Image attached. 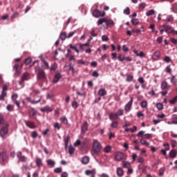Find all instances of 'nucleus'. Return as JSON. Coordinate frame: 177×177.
Here are the masks:
<instances>
[{
  "mask_svg": "<svg viewBox=\"0 0 177 177\" xmlns=\"http://www.w3.org/2000/svg\"><path fill=\"white\" fill-rule=\"evenodd\" d=\"M102 151V144L97 140H93L91 153L92 156H99Z\"/></svg>",
  "mask_w": 177,
  "mask_h": 177,
  "instance_id": "nucleus-1",
  "label": "nucleus"
},
{
  "mask_svg": "<svg viewBox=\"0 0 177 177\" xmlns=\"http://www.w3.org/2000/svg\"><path fill=\"white\" fill-rule=\"evenodd\" d=\"M9 160V156H8V152L6 150H3L0 152V164L1 165H5L6 162Z\"/></svg>",
  "mask_w": 177,
  "mask_h": 177,
  "instance_id": "nucleus-2",
  "label": "nucleus"
},
{
  "mask_svg": "<svg viewBox=\"0 0 177 177\" xmlns=\"http://www.w3.org/2000/svg\"><path fill=\"white\" fill-rule=\"evenodd\" d=\"M28 80H30V73L26 72L22 75L21 81L19 82V85H21V88L24 86V81H28Z\"/></svg>",
  "mask_w": 177,
  "mask_h": 177,
  "instance_id": "nucleus-3",
  "label": "nucleus"
},
{
  "mask_svg": "<svg viewBox=\"0 0 177 177\" xmlns=\"http://www.w3.org/2000/svg\"><path fill=\"white\" fill-rule=\"evenodd\" d=\"M122 160H127V155L122 152H118L115 156V160L122 161Z\"/></svg>",
  "mask_w": 177,
  "mask_h": 177,
  "instance_id": "nucleus-4",
  "label": "nucleus"
},
{
  "mask_svg": "<svg viewBox=\"0 0 177 177\" xmlns=\"http://www.w3.org/2000/svg\"><path fill=\"white\" fill-rule=\"evenodd\" d=\"M9 127V124L8 123L5 124V127H3L1 131H0V136H1V138H5V136H6L8 134V128Z\"/></svg>",
  "mask_w": 177,
  "mask_h": 177,
  "instance_id": "nucleus-5",
  "label": "nucleus"
},
{
  "mask_svg": "<svg viewBox=\"0 0 177 177\" xmlns=\"http://www.w3.org/2000/svg\"><path fill=\"white\" fill-rule=\"evenodd\" d=\"M93 16L96 18H99L100 17H104V16H106V12H103V14H102V12H100V10H95L93 12Z\"/></svg>",
  "mask_w": 177,
  "mask_h": 177,
  "instance_id": "nucleus-6",
  "label": "nucleus"
},
{
  "mask_svg": "<svg viewBox=\"0 0 177 177\" xmlns=\"http://www.w3.org/2000/svg\"><path fill=\"white\" fill-rule=\"evenodd\" d=\"M163 30H165V32L167 34H172V32L174 31V28L171 26H169L168 25H163L162 26Z\"/></svg>",
  "mask_w": 177,
  "mask_h": 177,
  "instance_id": "nucleus-7",
  "label": "nucleus"
},
{
  "mask_svg": "<svg viewBox=\"0 0 177 177\" xmlns=\"http://www.w3.org/2000/svg\"><path fill=\"white\" fill-rule=\"evenodd\" d=\"M132 103H133V97H131L130 101L125 106V111H131V109H132Z\"/></svg>",
  "mask_w": 177,
  "mask_h": 177,
  "instance_id": "nucleus-8",
  "label": "nucleus"
},
{
  "mask_svg": "<svg viewBox=\"0 0 177 177\" xmlns=\"http://www.w3.org/2000/svg\"><path fill=\"white\" fill-rule=\"evenodd\" d=\"M24 122L28 128H30V129H34V128H35V123H34V122L30 120H24Z\"/></svg>",
  "mask_w": 177,
  "mask_h": 177,
  "instance_id": "nucleus-9",
  "label": "nucleus"
},
{
  "mask_svg": "<svg viewBox=\"0 0 177 177\" xmlns=\"http://www.w3.org/2000/svg\"><path fill=\"white\" fill-rule=\"evenodd\" d=\"M17 157L19 158V161H21V162H26V160H27V158H26V156H23V154L21 153V151H18L17 153Z\"/></svg>",
  "mask_w": 177,
  "mask_h": 177,
  "instance_id": "nucleus-10",
  "label": "nucleus"
},
{
  "mask_svg": "<svg viewBox=\"0 0 177 177\" xmlns=\"http://www.w3.org/2000/svg\"><path fill=\"white\" fill-rule=\"evenodd\" d=\"M85 174L87 176L91 175V177H96V170L95 169L91 170L87 169L85 171Z\"/></svg>",
  "mask_w": 177,
  "mask_h": 177,
  "instance_id": "nucleus-11",
  "label": "nucleus"
},
{
  "mask_svg": "<svg viewBox=\"0 0 177 177\" xmlns=\"http://www.w3.org/2000/svg\"><path fill=\"white\" fill-rule=\"evenodd\" d=\"M28 115L29 118H32L35 117V115H37V111L34 108L29 109Z\"/></svg>",
  "mask_w": 177,
  "mask_h": 177,
  "instance_id": "nucleus-12",
  "label": "nucleus"
},
{
  "mask_svg": "<svg viewBox=\"0 0 177 177\" xmlns=\"http://www.w3.org/2000/svg\"><path fill=\"white\" fill-rule=\"evenodd\" d=\"M160 56H161V53L160 50H156L153 53L152 59L153 60H158V59H160Z\"/></svg>",
  "mask_w": 177,
  "mask_h": 177,
  "instance_id": "nucleus-13",
  "label": "nucleus"
},
{
  "mask_svg": "<svg viewBox=\"0 0 177 177\" xmlns=\"http://www.w3.org/2000/svg\"><path fill=\"white\" fill-rule=\"evenodd\" d=\"M38 80H45L46 78V74H45V71H40L37 75Z\"/></svg>",
  "mask_w": 177,
  "mask_h": 177,
  "instance_id": "nucleus-14",
  "label": "nucleus"
},
{
  "mask_svg": "<svg viewBox=\"0 0 177 177\" xmlns=\"http://www.w3.org/2000/svg\"><path fill=\"white\" fill-rule=\"evenodd\" d=\"M62 78V74L60 73H57L55 75L53 82L54 84H56L57 82H59L60 81V79Z\"/></svg>",
  "mask_w": 177,
  "mask_h": 177,
  "instance_id": "nucleus-15",
  "label": "nucleus"
},
{
  "mask_svg": "<svg viewBox=\"0 0 177 177\" xmlns=\"http://www.w3.org/2000/svg\"><path fill=\"white\" fill-rule=\"evenodd\" d=\"M119 117L118 115H117L116 113L112 112L109 113V120L113 121V120H118Z\"/></svg>",
  "mask_w": 177,
  "mask_h": 177,
  "instance_id": "nucleus-16",
  "label": "nucleus"
},
{
  "mask_svg": "<svg viewBox=\"0 0 177 177\" xmlns=\"http://www.w3.org/2000/svg\"><path fill=\"white\" fill-rule=\"evenodd\" d=\"M41 111L46 112V113H52L53 111V109L50 108L49 106H46L44 108L41 109Z\"/></svg>",
  "mask_w": 177,
  "mask_h": 177,
  "instance_id": "nucleus-17",
  "label": "nucleus"
},
{
  "mask_svg": "<svg viewBox=\"0 0 177 177\" xmlns=\"http://www.w3.org/2000/svg\"><path fill=\"white\" fill-rule=\"evenodd\" d=\"M26 99H27V101L30 102V103H31L32 104H37V103H39V102H41V97H39V98L37 101L32 100L31 97H27Z\"/></svg>",
  "mask_w": 177,
  "mask_h": 177,
  "instance_id": "nucleus-18",
  "label": "nucleus"
},
{
  "mask_svg": "<svg viewBox=\"0 0 177 177\" xmlns=\"http://www.w3.org/2000/svg\"><path fill=\"white\" fill-rule=\"evenodd\" d=\"M122 165L123 168H127V169L129 168H131V162H129L128 161H122Z\"/></svg>",
  "mask_w": 177,
  "mask_h": 177,
  "instance_id": "nucleus-19",
  "label": "nucleus"
},
{
  "mask_svg": "<svg viewBox=\"0 0 177 177\" xmlns=\"http://www.w3.org/2000/svg\"><path fill=\"white\" fill-rule=\"evenodd\" d=\"M86 131H88V122H85L82 127V133H86Z\"/></svg>",
  "mask_w": 177,
  "mask_h": 177,
  "instance_id": "nucleus-20",
  "label": "nucleus"
},
{
  "mask_svg": "<svg viewBox=\"0 0 177 177\" xmlns=\"http://www.w3.org/2000/svg\"><path fill=\"white\" fill-rule=\"evenodd\" d=\"M47 165L48 167H50L51 168H53L55 167V165L56 162L53 160L48 159L46 160Z\"/></svg>",
  "mask_w": 177,
  "mask_h": 177,
  "instance_id": "nucleus-21",
  "label": "nucleus"
},
{
  "mask_svg": "<svg viewBox=\"0 0 177 177\" xmlns=\"http://www.w3.org/2000/svg\"><path fill=\"white\" fill-rule=\"evenodd\" d=\"M116 174L118 176H123L124 175V170L121 167H118L116 170Z\"/></svg>",
  "mask_w": 177,
  "mask_h": 177,
  "instance_id": "nucleus-22",
  "label": "nucleus"
},
{
  "mask_svg": "<svg viewBox=\"0 0 177 177\" xmlns=\"http://www.w3.org/2000/svg\"><path fill=\"white\" fill-rule=\"evenodd\" d=\"M174 18L172 15H167L165 19H163V21H167L168 23H171V21H174Z\"/></svg>",
  "mask_w": 177,
  "mask_h": 177,
  "instance_id": "nucleus-23",
  "label": "nucleus"
},
{
  "mask_svg": "<svg viewBox=\"0 0 177 177\" xmlns=\"http://www.w3.org/2000/svg\"><path fill=\"white\" fill-rule=\"evenodd\" d=\"M82 163L84 165H86V164H89V158L88 156L83 157L82 160Z\"/></svg>",
  "mask_w": 177,
  "mask_h": 177,
  "instance_id": "nucleus-24",
  "label": "nucleus"
},
{
  "mask_svg": "<svg viewBox=\"0 0 177 177\" xmlns=\"http://www.w3.org/2000/svg\"><path fill=\"white\" fill-rule=\"evenodd\" d=\"M5 97H6V91L3 90L1 92V95H0V100H5Z\"/></svg>",
  "mask_w": 177,
  "mask_h": 177,
  "instance_id": "nucleus-25",
  "label": "nucleus"
},
{
  "mask_svg": "<svg viewBox=\"0 0 177 177\" xmlns=\"http://www.w3.org/2000/svg\"><path fill=\"white\" fill-rule=\"evenodd\" d=\"M169 157H171V158H175V157H176V150H171L169 153Z\"/></svg>",
  "mask_w": 177,
  "mask_h": 177,
  "instance_id": "nucleus-26",
  "label": "nucleus"
},
{
  "mask_svg": "<svg viewBox=\"0 0 177 177\" xmlns=\"http://www.w3.org/2000/svg\"><path fill=\"white\" fill-rule=\"evenodd\" d=\"M98 95H100V96H105V95H107V91H106L104 89H100L98 91Z\"/></svg>",
  "mask_w": 177,
  "mask_h": 177,
  "instance_id": "nucleus-27",
  "label": "nucleus"
},
{
  "mask_svg": "<svg viewBox=\"0 0 177 177\" xmlns=\"http://www.w3.org/2000/svg\"><path fill=\"white\" fill-rule=\"evenodd\" d=\"M36 165L37 167H42V160H41V158H37L36 159Z\"/></svg>",
  "mask_w": 177,
  "mask_h": 177,
  "instance_id": "nucleus-28",
  "label": "nucleus"
},
{
  "mask_svg": "<svg viewBox=\"0 0 177 177\" xmlns=\"http://www.w3.org/2000/svg\"><path fill=\"white\" fill-rule=\"evenodd\" d=\"M60 121L63 122V124H65V125H67L68 124V120H67V118L66 116H63L60 118Z\"/></svg>",
  "mask_w": 177,
  "mask_h": 177,
  "instance_id": "nucleus-29",
  "label": "nucleus"
},
{
  "mask_svg": "<svg viewBox=\"0 0 177 177\" xmlns=\"http://www.w3.org/2000/svg\"><path fill=\"white\" fill-rule=\"evenodd\" d=\"M140 143H141V145H143L144 146H147V147L150 146V143L147 142V141L145 140L144 139H141Z\"/></svg>",
  "mask_w": 177,
  "mask_h": 177,
  "instance_id": "nucleus-30",
  "label": "nucleus"
},
{
  "mask_svg": "<svg viewBox=\"0 0 177 177\" xmlns=\"http://www.w3.org/2000/svg\"><path fill=\"white\" fill-rule=\"evenodd\" d=\"M59 38L62 39V41H64L66 38H67V35L66 32H62L60 33Z\"/></svg>",
  "mask_w": 177,
  "mask_h": 177,
  "instance_id": "nucleus-31",
  "label": "nucleus"
},
{
  "mask_svg": "<svg viewBox=\"0 0 177 177\" xmlns=\"http://www.w3.org/2000/svg\"><path fill=\"white\" fill-rule=\"evenodd\" d=\"M143 139H151V138H153V134H150V133H147V134H144L142 136Z\"/></svg>",
  "mask_w": 177,
  "mask_h": 177,
  "instance_id": "nucleus-32",
  "label": "nucleus"
},
{
  "mask_svg": "<svg viewBox=\"0 0 177 177\" xmlns=\"http://www.w3.org/2000/svg\"><path fill=\"white\" fill-rule=\"evenodd\" d=\"M126 81H127V82H131V81H133V75H127V78H126Z\"/></svg>",
  "mask_w": 177,
  "mask_h": 177,
  "instance_id": "nucleus-33",
  "label": "nucleus"
},
{
  "mask_svg": "<svg viewBox=\"0 0 177 177\" xmlns=\"http://www.w3.org/2000/svg\"><path fill=\"white\" fill-rule=\"evenodd\" d=\"M104 153H110V151H111V147L106 145L104 148Z\"/></svg>",
  "mask_w": 177,
  "mask_h": 177,
  "instance_id": "nucleus-34",
  "label": "nucleus"
},
{
  "mask_svg": "<svg viewBox=\"0 0 177 177\" xmlns=\"http://www.w3.org/2000/svg\"><path fill=\"white\" fill-rule=\"evenodd\" d=\"M111 127L112 128H117L118 127V122L117 120H114L111 122Z\"/></svg>",
  "mask_w": 177,
  "mask_h": 177,
  "instance_id": "nucleus-35",
  "label": "nucleus"
},
{
  "mask_svg": "<svg viewBox=\"0 0 177 177\" xmlns=\"http://www.w3.org/2000/svg\"><path fill=\"white\" fill-rule=\"evenodd\" d=\"M74 151H75V148H74V147L73 146H70L68 148V153L69 154H74Z\"/></svg>",
  "mask_w": 177,
  "mask_h": 177,
  "instance_id": "nucleus-36",
  "label": "nucleus"
},
{
  "mask_svg": "<svg viewBox=\"0 0 177 177\" xmlns=\"http://www.w3.org/2000/svg\"><path fill=\"white\" fill-rule=\"evenodd\" d=\"M131 23L133 26H138L139 24V19H131Z\"/></svg>",
  "mask_w": 177,
  "mask_h": 177,
  "instance_id": "nucleus-37",
  "label": "nucleus"
},
{
  "mask_svg": "<svg viewBox=\"0 0 177 177\" xmlns=\"http://www.w3.org/2000/svg\"><path fill=\"white\" fill-rule=\"evenodd\" d=\"M103 23H106V19H100L97 21V26H102V24H103Z\"/></svg>",
  "mask_w": 177,
  "mask_h": 177,
  "instance_id": "nucleus-38",
  "label": "nucleus"
},
{
  "mask_svg": "<svg viewBox=\"0 0 177 177\" xmlns=\"http://www.w3.org/2000/svg\"><path fill=\"white\" fill-rule=\"evenodd\" d=\"M106 26H110L114 24V21L112 19L106 20L105 19Z\"/></svg>",
  "mask_w": 177,
  "mask_h": 177,
  "instance_id": "nucleus-39",
  "label": "nucleus"
},
{
  "mask_svg": "<svg viewBox=\"0 0 177 177\" xmlns=\"http://www.w3.org/2000/svg\"><path fill=\"white\" fill-rule=\"evenodd\" d=\"M161 88H162V89H167V88H168V83H167V82H163L161 84Z\"/></svg>",
  "mask_w": 177,
  "mask_h": 177,
  "instance_id": "nucleus-40",
  "label": "nucleus"
},
{
  "mask_svg": "<svg viewBox=\"0 0 177 177\" xmlns=\"http://www.w3.org/2000/svg\"><path fill=\"white\" fill-rule=\"evenodd\" d=\"M140 106H141L142 109H146V107H147V101H146V100L142 101L140 103Z\"/></svg>",
  "mask_w": 177,
  "mask_h": 177,
  "instance_id": "nucleus-41",
  "label": "nucleus"
},
{
  "mask_svg": "<svg viewBox=\"0 0 177 177\" xmlns=\"http://www.w3.org/2000/svg\"><path fill=\"white\" fill-rule=\"evenodd\" d=\"M155 12H156V11H154V10H149L148 12H146V16H147V17L151 16Z\"/></svg>",
  "mask_w": 177,
  "mask_h": 177,
  "instance_id": "nucleus-42",
  "label": "nucleus"
},
{
  "mask_svg": "<svg viewBox=\"0 0 177 177\" xmlns=\"http://www.w3.org/2000/svg\"><path fill=\"white\" fill-rule=\"evenodd\" d=\"M123 13H124V15H129V14L131 13V10L129 9V7H127L126 9L124 10Z\"/></svg>",
  "mask_w": 177,
  "mask_h": 177,
  "instance_id": "nucleus-43",
  "label": "nucleus"
},
{
  "mask_svg": "<svg viewBox=\"0 0 177 177\" xmlns=\"http://www.w3.org/2000/svg\"><path fill=\"white\" fill-rule=\"evenodd\" d=\"M169 150V147H165V149H162L160 151L163 154V156H167V151Z\"/></svg>",
  "mask_w": 177,
  "mask_h": 177,
  "instance_id": "nucleus-44",
  "label": "nucleus"
},
{
  "mask_svg": "<svg viewBox=\"0 0 177 177\" xmlns=\"http://www.w3.org/2000/svg\"><path fill=\"white\" fill-rule=\"evenodd\" d=\"M42 62L44 64V68H46V70L49 69V64L48 63V62L45 61L44 59H43Z\"/></svg>",
  "mask_w": 177,
  "mask_h": 177,
  "instance_id": "nucleus-45",
  "label": "nucleus"
},
{
  "mask_svg": "<svg viewBox=\"0 0 177 177\" xmlns=\"http://www.w3.org/2000/svg\"><path fill=\"white\" fill-rule=\"evenodd\" d=\"M5 124V118L3 115H0V125H3Z\"/></svg>",
  "mask_w": 177,
  "mask_h": 177,
  "instance_id": "nucleus-46",
  "label": "nucleus"
},
{
  "mask_svg": "<svg viewBox=\"0 0 177 177\" xmlns=\"http://www.w3.org/2000/svg\"><path fill=\"white\" fill-rule=\"evenodd\" d=\"M63 171V169L62 167H58L54 169L55 174H60Z\"/></svg>",
  "mask_w": 177,
  "mask_h": 177,
  "instance_id": "nucleus-47",
  "label": "nucleus"
},
{
  "mask_svg": "<svg viewBox=\"0 0 177 177\" xmlns=\"http://www.w3.org/2000/svg\"><path fill=\"white\" fill-rule=\"evenodd\" d=\"M156 108L158 110H162V109H164V105L161 103H158L156 104Z\"/></svg>",
  "mask_w": 177,
  "mask_h": 177,
  "instance_id": "nucleus-48",
  "label": "nucleus"
},
{
  "mask_svg": "<svg viewBox=\"0 0 177 177\" xmlns=\"http://www.w3.org/2000/svg\"><path fill=\"white\" fill-rule=\"evenodd\" d=\"M118 117L124 115V111H122V109H119L117 113H116Z\"/></svg>",
  "mask_w": 177,
  "mask_h": 177,
  "instance_id": "nucleus-49",
  "label": "nucleus"
},
{
  "mask_svg": "<svg viewBox=\"0 0 177 177\" xmlns=\"http://www.w3.org/2000/svg\"><path fill=\"white\" fill-rule=\"evenodd\" d=\"M177 102V95L169 101L170 104H175Z\"/></svg>",
  "mask_w": 177,
  "mask_h": 177,
  "instance_id": "nucleus-50",
  "label": "nucleus"
},
{
  "mask_svg": "<svg viewBox=\"0 0 177 177\" xmlns=\"http://www.w3.org/2000/svg\"><path fill=\"white\" fill-rule=\"evenodd\" d=\"M118 59L120 62H124V60H125V56L122 55H119Z\"/></svg>",
  "mask_w": 177,
  "mask_h": 177,
  "instance_id": "nucleus-51",
  "label": "nucleus"
},
{
  "mask_svg": "<svg viewBox=\"0 0 177 177\" xmlns=\"http://www.w3.org/2000/svg\"><path fill=\"white\" fill-rule=\"evenodd\" d=\"M171 84H176V82H177V78H176L175 76H172V77H171Z\"/></svg>",
  "mask_w": 177,
  "mask_h": 177,
  "instance_id": "nucleus-52",
  "label": "nucleus"
},
{
  "mask_svg": "<svg viewBox=\"0 0 177 177\" xmlns=\"http://www.w3.org/2000/svg\"><path fill=\"white\" fill-rule=\"evenodd\" d=\"M164 62L166 63H169L171 62V57L169 56H165L163 59Z\"/></svg>",
  "mask_w": 177,
  "mask_h": 177,
  "instance_id": "nucleus-53",
  "label": "nucleus"
},
{
  "mask_svg": "<svg viewBox=\"0 0 177 177\" xmlns=\"http://www.w3.org/2000/svg\"><path fill=\"white\" fill-rule=\"evenodd\" d=\"M164 171H165V169L164 167L160 169L159 176H162V175H164Z\"/></svg>",
  "mask_w": 177,
  "mask_h": 177,
  "instance_id": "nucleus-54",
  "label": "nucleus"
},
{
  "mask_svg": "<svg viewBox=\"0 0 177 177\" xmlns=\"http://www.w3.org/2000/svg\"><path fill=\"white\" fill-rule=\"evenodd\" d=\"M57 68V64L54 63L52 66V67L50 68V71H55V70H56Z\"/></svg>",
  "mask_w": 177,
  "mask_h": 177,
  "instance_id": "nucleus-55",
  "label": "nucleus"
},
{
  "mask_svg": "<svg viewBox=\"0 0 177 177\" xmlns=\"http://www.w3.org/2000/svg\"><path fill=\"white\" fill-rule=\"evenodd\" d=\"M30 63H31V57H28L25 59V64H26V66H28V64H30Z\"/></svg>",
  "mask_w": 177,
  "mask_h": 177,
  "instance_id": "nucleus-56",
  "label": "nucleus"
},
{
  "mask_svg": "<svg viewBox=\"0 0 177 177\" xmlns=\"http://www.w3.org/2000/svg\"><path fill=\"white\" fill-rule=\"evenodd\" d=\"M54 128L59 130L60 128H62V126L58 122H56L54 124Z\"/></svg>",
  "mask_w": 177,
  "mask_h": 177,
  "instance_id": "nucleus-57",
  "label": "nucleus"
},
{
  "mask_svg": "<svg viewBox=\"0 0 177 177\" xmlns=\"http://www.w3.org/2000/svg\"><path fill=\"white\" fill-rule=\"evenodd\" d=\"M13 109H14L13 105L8 104V105L7 106V110H8V111H13Z\"/></svg>",
  "mask_w": 177,
  "mask_h": 177,
  "instance_id": "nucleus-58",
  "label": "nucleus"
},
{
  "mask_svg": "<svg viewBox=\"0 0 177 177\" xmlns=\"http://www.w3.org/2000/svg\"><path fill=\"white\" fill-rule=\"evenodd\" d=\"M72 107H73V109H77L78 108V102L74 101L72 103Z\"/></svg>",
  "mask_w": 177,
  "mask_h": 177,
  "instance_id": "nucleus-59",
  "label": "nucleus"
},
{
  "mask_svg": "<svg viewBox=\"0 0 177 177\" xmlns=\"http://www.w3.org/2000/svg\"><path fill=\"white\" fill-rule=\"evenodd\" d=\"M18 95L17 93L12 94L11 99L13 100V102L16 101V99H17Z\"/></svg>",
  "mask_w": 177,
  "mask_h": 177,
  "instance_id": "nucleus-60",
  "label": "nucleus"
},
{
  "mask_svg": "<svg viewBox=\"0 0 177 177\" xmlns=\"http://www.w3.org/2000/svg\"><path fill=\"white\" fill-rule=\"evenodd\" d=\"M74 34H75V31L70 32L68 33V35H67L66 38H68V39L71 38V37H73Z\"/></svg>",
  "mask_w": 177,
  "mask_h": 177,
  "instance_id": "nucleus-61",
  "label": "nucleus"
},
{
  "mask_svg": "<svg viewBox=\"0 0 177 177\" xmlns=\"http://www.w3.org/2000/svg\"><path fill=\"white\" fill-rule=\"evenodd\" d=\"M102 41H103L104 42H107V41H109V37H107V36H106V35H102Z\"/></svg>",
  "mask_w": 177,
  "mask_h": 177,
  "instance_id": "nucleus-62",
  "label": "nucleus"
},
{
  "mask_svg": "<svg viewBox=\"0 0 177 177\" xmlns=\"http://www.w3.org/2000/svg\"><path fill=\"white\" fill-rule=\"evenodd\" d=\"M156 42H158V44H162V37H158Z\"/></svg>",
  "mask_w": 177,
  "mask_h": 177,
  "instance_id": "nucleus-63",
  "label": "nucleus"
},
{
  "mask_svg": "<svg viewBox=\"0 0 177 177\" xmlns=\"http://www.w3.org/2000/svg\"><path fill=\"white\" fill-rule=\"evenodd\" d=\"M81 145V140H77L75 143H74V146L75 147H77V146H80Z\"/></svg>",
  "mask_w": 177,
  "mask_h": 177,
  "instance_id": "nucleus-64",
  "label": "nucleus"
}]
</instances>
